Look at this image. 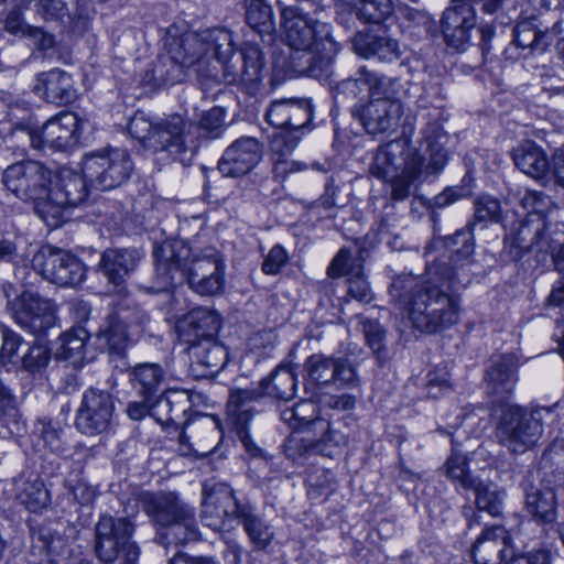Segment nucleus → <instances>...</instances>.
<instances>
[{"label":"nucleus","instance_id":"f257e3e1","mask_svg":"<svg viewBox=\"0 0 564 564\" xmlns=\"http://www.w3.org/2000/svg\"><path fill=\"white\" fill-rule=\"evenodd\" d=\"M452 268L445 262L429 268L427 276L400 274L390 286V294L406 312L413 328L423 334H437L459 319V301L453 294L464 285Z\"/></svg>","mask_w":564,"mask_h":564},{"label":"nucleus","instance_id":"f03ea898","mask_svg":"<svg viewBox=\"0 0 564 564\" xmlns=\"http://www.w3.org/2000/svg\"><path fill=\"white\" fill-rule=\"evenodd\" d=\"M165 46L171 62L181 68L200 63L212 54L221 64L224 79L229 85L252 88L263 76L264 63L260 48L247 43L240 51H235L232 33L227 30L169 35Z\"/></svg>","mask_w":564,"mask_h":564},{"label":"nucleus","instance_id":"7ed1b4c3","mask_svg":"<svg viewBox=\"0 0 564 564\" xmlns=\"http://www.w3.org/2000/svg\"><path fill=\"white\" fill-rule=\"evenodd\" d=\"M447 137L426 135L420 149L411 148L405 140H393L379 148L370 173L389 182L393 200H405L415 181L440 173L446 165Z\"/></svg>","mask_w":564,"mask_h":564},{"label":"nucleus","instance_id":"20e7f679","mask_svg":"<svg viewBox=\"0 0 564 564\" xmlns=\"http://www.w3.org/2000/svg\"><path fill=\"white\" fill-rule=\"evenodd\" d=\"M153 257V292L165 291L184 281L193 292L203 296H213L224 290L226 265L213 247L193 252L184 241H165L155 247Z\"/></svg>","mask_w":564,"mask_h":564},{"label":"nucleus","instance_id":"39448f33","mask_svg":"<svg viewBox=\"0 0 564 564\" xmlns=\"http://www.w3.org/2000/svg\"><path fill=\"white\" fill-rule=\"evenodd\" d=\"M312 7L286 6L281 10L284 41L294 51L291 63L294 70L303 73L321 55L330 58L338 50L332 37L330 25L311 17Z\"/></svg>","mask_w":564,"mask_h":564},{"label":"nucleus","instance_id":"423d86ee","mask_svg":"<svg viewBox=\"0 0 564 564\" xmlns=\"http://www.w3.org/2000/svg\"><path fill=\"white\" fill-rule=\"evenodd\" d=\"M496 437L511 453L521 454L531 449L541 438L544 424L555 421L552 408L524 409L512 403L494 405Z\"/></svg>","mask_w":564,"mask_h":564},{"label":"nucleus","instance_id":"0eeeda50","mask_svg":"<svg viewBox=\"0 0 564 564\" xmlns=\"http://www.w3.org/2000/svg\"><path fill=\"white\" fill-rule=\"evenodd\" d=\"M139 501L154 524L167 529L171 542L184 544L198 540L194 508L184 502L177 494L142 492Z\"/></svg>","mask_w":564,"mask_h":564},{"label":"nucleus","instance_id":"6e6552de","mask_svg":"<svg viewBox=\"0 0 564 564\" xmlns=\"http://www.w3.org/2000/svg\"><path fill=\"white\" fill-rule=\"evenodd\" d=\"M129 518L101 516L95 528V554L101 564H139L140 547L132 541Z\"/></svg>","mask_w":564,"mask_h":564},{"label":"nucleus","instance_id":"1a4fd4ad","mask_svg":"<svg viewBox=\"0 0 564 564\" xmlns=\"http://www.w3.org/2000/svg\"><path fill=\"white\" fill-rule=\"evenodd\" d=\"M268 122L280 129L271 147L281 156L291 153L301 140L302 129L312 120V106L307 99L273 100L267 111Z\"/></svg>","mask_w":564,"mask_h":564},{"label":"nucleus","instance_id":"9d476101","mask_svg":"<svg viewBox=\"0 0 564 564\" xmlns=\"http://www.w3.org/2000/svg\"><path fill=\"white\" fill-rule=\"evenodd\" d=\"M88 180L82 175L63 170L50 186L46 200L36 205V214L50 228L59 227L65 220V212L82 205L87 196Z\"/></svg>","mask_w":564,"mask_h":564},{"label":"nucleus","instance_id":"9b49d317","mask_svg":"<svg viewBox=\"0 0 564 564\" xmlns=\"http://www.w3.org/2000/svg\"><path fill=\"white\" fill-rule=\"evenodd\" d=\"M82 170L91 186L109 191L129 180L133 162L126 149H106L85 154Z\"/></svg>","mask_w":564,"mask_h":564},{"label":"nucleus","instance_id":"f8f14e48","mask_svg":"<svg viewBox=\"0 0 564 564\" xmlns=\"http://www.w3.org/2000/svg\"><path fill=\"white\" fill-rule=\"evenodd\" d=\"M2 182L19 199L37 205L47 198L53 173L42 162L26 160L9 165L3 171Z\"/></svg>","mask_w":564,"mask_h":564},{"label":"nucleus","instance_id":"ddd939ff","mask_svg":"<svg viewBox=\"0 0 564 564\" xmlns=\"http://www.w3.org/2000/svg\"><path fill=\"white\" fill-rule=\"evenodd\" d=\"M312 432L308 435H292L288 442L289 455L318 454L326 457L339 455L348 444L347 427L344 422H329L325 419L310 421Z\"/></svg>","mask_w":564,"mask_h":564},{"label":"nucleus","instance_id":"4468645a","mask_svg":"<svg viewBox=\"0 0 564 564\" xmlns=\"http://www.w3.org/2000/svg\"><path fill=\"white\" fill-rule=\"evenodd\" d=\"M304 369L307 383L319 389H354L360 384L356 368L346 358L314 354L305 360Z\"/></svg>","mask_w":564,"mask_h":564},{"label":"nucleus","instance_id":"2eb2a0df","mask_svg":"<svg viewBox=\"0 0 564 564\" xmlns=\"http://www.w3.org/2000/svg\"><path fill=\"white\" fill-rule=\"evenodd\" d=\"M32 263L44 279L61 286L76 285L85 279L83 263L70 252L52 246L37 252Z\"/></svg>","mask_w":564,"mask_h":564},{"label":"nucleus","instance_id":"dca6fc26","mask_svg":"<svg viewBox=\"0 0 564 564\" xmlns=\"http://www.w3.org/2000/svg\"><path fill=\"white\" fill-rule=\"evenodd\" d=\"M9 310L15 323L34 335L45 333L56 321L55 305L32 292H23L9 301Z\"/></svg>","mask_w":564,"mask_h":564},{"label":"nucleus","instance_id":"f3484780","mask_svg":"<svg viewBox=\"0 0 564 564\" xmlns=\"http://www.w3.org/2000/svg\"><path fill=\"white\" fill-rule=\"evenodd\" d=\"M80 120L73 112H62L47 120L40 130L29 133L31 145L37 150L54 151L73 149L79 140Z\"/></svg>","mask_w":564,"mask_h":564},{"label":"nucleus","instance_id":"a211bd4d","mask_svg":"<svg viewBox=\"0 0 564 564\" xmlns=\"http://www.w3.org/2000/svg\"><path fill=\"white\" fill-rule=\"evenodd\" d=\"M477 0H452L443 12L441 28L447 46L465 51L477 24L475 4Z\"/></svg>","mask_w":564,"mask_h":564},{"label":"nucleus","instance_id":"6ab92c4d","mask_svg":"<svg viewBox=\"0 0 564 564\" xmlns=\"http://www.w3.org/2000/svg\"><path fill=\"white\" fill-rule=\"evenodd\" d=\"M113 410L115 404L109 392L89 388L83 393L75 425L86 435L104 433L111 424Z\"/></svg>","mask_w":564,"mask_h":564},{"label":"nucleus","instance_id":"aec40b11","mask_svg":"<svg viewBox=\"0 0 564 564\" xmlns=\"http://www.w3.org/2000/svg\"><path fill=\"white\" fill-rule=\"evenodd\" d=\"M192 123L178 115L169 116L154 122L152 138L149 139L150 150L164 152L172 160L184 161L188 151L187 137Z\"/></svg>","mask_w":564,"mask_h":564},{"label":"nucleus","instance_id":"412c9836","mask_svg":"<svg viewBox=\"0 0 564 564\" xmlns=\"http://www.w3.org/2000/svg\"><path fill=\"white\" fill-rule=\"evenodd\" d=\"M351 113L357 118L367 133L378 134L398 128L403 115L400 100L370 99L365 105L355 106Z\"/></svg>","mask_w":564,"mask_h":564},{"label":"nucleus","instance_id":"4be33fe9","mask_svg":"<svg viewBox=\"0 0 564 564\" xmlns=\"http://www.w3.org/2000/svg\"><path fill=\"white\" fill-rule=\"evenodd\" d=\"M518 359L512 354L495 356L490 359L485 371L487 393L495 398V405L509 403L507 398L513 391L518 381Z\"/></svg>","mask_w":564,"mask_h":564},{"label":"nucleus","instance_id":"5701e85b","mask_svg":"<svg viewBox=\"0 0 564 564\" xmlns=\"http://www.w3.org/2000/svg\"><path fill=\"white\" fill-rule=\"evenodd\" d=\"M261 153V144L257 139L240 138L225 150L218 170L226 177L246 175L259 163Z\"/></svg>","mask_w":564,"mask_h":564},{"label":"nucleus","instance_id":"b1692460","mask_svg":"<svg viewBox=\"0 0 564 564\" xmlns=\"http://www.w3.org/2000/svg\"><path fill=\"white\" fill-rule=\"evenodd\" d=\"M220 327V315L207 307L192 310L176 324L178 337L187 346L204 339L216 338Z\"/></svg>","mask_w":564,"mask_h":564},{"label":"nucleus","instance_id":"393cba45","mask_svg":"<svg viewBox=\"0 0 564 564\" xmlns=\"http://www.w3.org/2000/svg\"><path fill=\"white\" fill-rule=\"evenodd\" d=\"M243 501L245 499H238L235 496L234 489L228 485H216L204 500L202 522L214 531H220L224 529L227 519H236L234 512L236 502Z\"/></svg>","mask_w":564,"mask_h":564},{"label":"nucleus","instance_id":"a878e982","mask_svg":"<svg viewBox=\"0 0 564 564\" xmlns=\"http://www.w3.org/2000/svg\"><path fill=\"white\" fill-rule=\"evenodd\" d=\"M234 512L253 551H263L271 545L275 536V530L265 517L257 512L256 507L250 501L245 499L243 502H236Z\"/></svg>","mask_w":564,"mask_h":564},{"label":"nucleus","instance_id":"bb28decb","mask_svg":"<svg viewBox=\"0 0 564 564\" xmlns=\"http://www.w3.org/2000/svg\"><path fill=\"white\" fill-rule=\"evenodd\" d=\"M191 368L197 377H212L218 373L228 361V354L217 338L204 339L187 346Z\"/></svg>","mask_w":564,"mask_h":564},{"label":"nucleus","instance_id":"cd10ccee","mask_svg":"<svg viewBox=\"0 0 564 564\" xmlns=\"http://www.w3.org/2000/svg\"><path fill=\"white\" fill-rule=\"evenodd\" d=\"M141 258L142 253L138 249H107L102 252L98 267L110 284L122 288Z\"/></svg>","mask_w":564,"mask_h":564},{"label":"nucleus","instance_id":"c85d7f7f","mask_svg":"<svg viewBox=\"0 0 564 564\" xmlns=\"http://www.w3.org/2000/svg\"><path fill=\"white\" fill-rule=\"evenodd\" d=\"M34 91L54 105H67L77 97L74 80L70 74L54 68L37 75Z\"/></svg>","mask_w":564,"mask_h":564},{"label":"nucleus","instance_id":"c756f323","mask_svg":"<svg viewBox=\"0 0 564 564\" xmlns=\"http://www.w3.org/2000/svg\"><path fill=\"white\" fill-rule=\"evenodd\" d=\"M509 536L501 525L486 528L471 546L475 564H502L508 556Z\"/></svg>","mask_w":564,"mask_h":564},{"label":"nucleus","instance_id":"7c9ffc66","mask_svg":"<svg viewBox=\"0 0 564 564\" xmlns=\"http://www.w3.org/2000/svg\"><path fill=\"white\" fill-rule=\"evenodd\" d=\"M352 48L361 57L378 58L391 63L400 58L399 42L389 36H379L371 33L358 32L352 37Z\"/></svg>","mask_w":564,"mask_h":564},{"label":"nucleus","instance_id":"2f4dec72","mask_svg":"<svg viewBox=\"0 0 564 564\" xmlns=\"http://www.w3.org/2000/svg\"><path fill=\"white\" fill-rule=\"evenodd\" d=\"M191 409L189 395L185 391H167L152 403L151 416L161 424H182Z\"/></svg>","mask_w":564,"mask_h":564},{"label":"nucleus","instance_id":"473e14b6","mask_svg":"<svg viewBox=\"0 0 564 564\" xmlns=\"http://www.w3.org/2000/svg\"><path fill=\"white\" fill-rule=\"evenodd\" d=\"M545 229L546 219L543 216L540 214H528L524 219L519 220L510 229L505 241L510 242L516 248L529 251L540 243L544 237Z\"/></svg>","mask_w":564,"mask_h":564},{"label":"nucleus","instance_id":"72a5a7b5","mask_svg":"<svg viewBox=\"0 0 564 564\" xmlns=\"http://www.w3.org/2000/svg\"><path fill=\"white\" fill-rule=\"evenodd\" d=\"M513 161L521 172L535 180H542L550 171L545 152L532 141H524L513 150Z\"/></svg>","mask_w":564,"mask_h":564},{"label":"nucleus","instance_id":"f704fd0d","mask_svg":"<svg viewBox=\"0 0 564 564\" xmlns=\"http://www.w3.org/2000/svg\"><path fill=\"white\" fill-rule=\"evenodd\" d=\"M525 510L539 523H551L556 518V497L550 487L525 488Z\"/></svg>","mask_w":564,"mask_h":564},{"label":"nucleus","instance_id":"c9c22d12","mask_svg":"<svg viewBox=\"0 0 564 564\" xmlns=\"http://www.w3.org/2000/svg\"><path fill=\"white\" fill-rule=\"evenodd\" d=\"M129 379L139 395L153 400L165 379V372L159 364H140L129 372Z\"/></svg>","mask_w":564,"mask_h":564},{"label":"nucleus","instance_id":"e433bc0d","mask_svg":"<svg viewBox=\"0 0 564 564\" xmlns=\"http://www.w3.org/2000/svg\"><path fill=\"white\" fill-rule=\"evenodd\" d=\"M18 500L30 511L45 508L50 502V494L42 479L37 476L20 475L14 480Z\"/></svg>","mask_w":564,"mask_h":564},{"label":"nucleus","instance_id":"4c0bfd02","mask_svg":"<svg viewBox=\"0 0 564 564\" xmlns=\"http://www.w3.org/2000/svg\"><path fill=\"white\" fill-rule=\"evenodd\" d=\"M218 436V423L210 417H205L193 423V435L183 431L180 434V443L188 444L189 448L197 454H207L216 446Z\"/></svg>","mask_w":564,"mask_h":564},{"label":"nucleus","instance_id":"58836bf2","mask_svg":"<svg viewBox=\"0 0 564 564\" xmlns=\"http://www.w3.org/2000/svg\"><path fill=\"white\" fill-rule=\"evenodd\" d=\"M89 338L88 332L83 327H76L65 332L58 338L56 356L69 360L74 365L84 358V349Z\"/></svg>","mask_w":564,"mask_h":564},{"label":"nucleus","instance_id":"ea45409f","mask_svg":"<svg viewBox=\"0 0 564 564\" xmlns=\"http://www.w3.org/2000/svg\"><path fill=\"white\" fill-rule=\"evenodd\" d=\"M246 21L260 35L271 36L274 32L272 8L267 1H245Z\"/></svg>","mask_w":564,"mask_h":564},{"label":"nucleus","instance_id":"a19ab883","mask_svg":"<svg viewBox=\"0 0 564 564\" xmlns=\"http://www.w3.org/2000/svg\"><path fill=\"white\" fill-rule=\"evenodd\" d=\"M259 393L254 390H234L227 402V413L235 424L243 430L250 421L252 413L249 403L254 401Z\"/></svg>","mask_w":564,"mask_h":564},{"label":"nucleus","instance_id":"79ce46f5","mask_svg":"<svg viewBox=\"0 0 564 564\" xmlns=\"http://www.w3.org/2000/svg\"><path fill=\"white\" fill-rule=\"evenodd\" d=\"M476 495V506L478 511H486L492 517L502 513L506 492L498 489L495 485L477 481L476 486L470 488Z\"/></svg>","mask_w":564,"mask_h":564},{"label":"nucleus","instance_id":"37998d69","mask_svg":"<svg viewBox=\"0 0 564 564\" xmlns=\"http://www.w3.org/2000/svg\"><path fill=\"white\" fill-rule=\"evenodd\" d=\"M263 387L267 394L280 400H290L295 393V375L289 368H276L268 379L263 380Z\"/></svg>","mask_w":564,"mask_h":564},{"label":"nucleus","instance_id":"c03bdc74","mask_svg":"<svg viewBox=\"0 0 564 564\" xmlns=\"http://www.w3.org/2000/svg\"><path fill=\"white\" fill-rule=\"evenodd\" d=\"M364 258L361 252L351 254L346 248H341L327 268V275L332 279L352 274H359L362 270Z\"/></svg>","mask_w":564,"mask_h":564},{"label":"nucleus","instance_id":"a18cd8bd","mask_svg":"<svg viewBox=\"0 0 564 564\" xmlns=\"http://www.w3.org/2000/svg\"><path fill=\"white\" fill-rule=\"evenodd\" d=\"M357 15L366 23L378 24L392 14L391 0H357Z\"/></svg>","mask_w":564,"mask_h":564},{"label":"nucleus","instance_id":"49530a36","mask_svg":"<svg viewBox=\"0 0 564 564\" xmlns=\"http://www.w3.org/2000/svg\"><path fill=\"white\" fill-rule=\"evenodd\" d=\"M400 89L401 83L399 79L370 72L369 97L371 99L399 100L397 95Z\"/></svg>","mask_w":564,"mask_h":564},{"label":"nucleus","instance_id":"de8ad7c7","mask_svg":"<svg viewBox=\"0 0 564 564\" xmlns=\"http://www.w3.org/2000/svg\"><path fill=\"white\" fill-rule=\"evenodd\" d=\"M445 471L449 479L460 485L464 489L476 486L477 478L473 477L467 468L466 457L453 453L445 463Z\"/></svg>","mask_w":564,"mask_h":564},{"label":"nucleus","instance_id":"09e8293b","mask_svg":"<svg viewBox=\"0 0 564 564\" xmlns=\"http://www.w3.org/2000/svg\"><path fill=\"white\" fill-rule=\"evenodd\" d=\"M369 76L370 70L360 68L354 78L343 80L337 85V93L347 97L358 98L364 95L369 96Z\"/></svg>","mask_w":564,"mask_h":564},{"label":"nucleus","instance_id":"8fccbe9b","mask_svg":"<svg viewBox=\"0 0 564 564\" xmlns=\"http://www.w3.org/2000/svg\"><path fill=\"white\" fill-rule=\"evenodd\" d=\"M39 432L45 445L55 453L64 452L65 440L62 426L52 421L40 420Z\"/></svg>","mask_w":564,"mask_h":564},{"label":"nucleus","instance_id":"3c124183","mask_svg":"<svg viewBox=\"0 0 564 564\" xmlns=\"http://www.w3.org/2000/svg\"><path fill=\"white\" fill-rule=\"evenodd\" d=\"M50 351L41 344L30 346L28 351L20 358L22 368L30 372L40 371L47 366Z\"/></svg>","mask_w":564,"mask_h":564},{"label":"nucleus","instance_id":"603ef678","mask_svg":"<svg viewBox=\"0 0 564 564\" xmlns=\"http://www.w3.org/2000/svg\"><path fill=\"white\" fill-rule=\"evenodd\" d=\"M35 13L44 21H62L68 15V8L64 0H36Z\"/></svg>","mask_w":564,"mask_h":564},{"label":"nucleus","instance_id":"864d4df0","mask_svg":"<svg viewBox=\"0 0 564 564\" xmlns=\"http://www.w3.org/2000/svg\"><path fill=\"white\" fill-rule=\"evenodd\" d=\"M129 133L139 140L142 145L150 150V141L154 130V122L150 121L143 113L134 115L128 124Z\"/></svg>","mask_w":564,"mask_h":564},{"label":"nucleus","instance_id":"5fc2aeb1","mask_svg":"<svg viewBox=\"0 0 564 564\" xmlns=\"http://www.w3.org/2000/svg\"><path fill=\"white\" fill-rule=\"evenodd\" d=\"M22 337L10 328H2V345L0 348V361L2 364H17V352L21 344Z\"/></svg>","mask_w":564,"mask_h":564},{"label":"nucleus","instance_id":"6e6d98bb","mask_svg":"<svg viewBox=\"0 0 564 564\" xmlns=\"http://www.w3.org/2000/svg\"><path fill=\"white\" fill-rule=\"evenodd\" d=\"M500 203L490 196H480L475 202V223L498 221Z\"/></svg>","mask_w":564,"mask_h":564},{"label":"nucleus","instance_id":"4d7b16f0","mask_svg":"<svg viewBox=\"0 0 564 564\" xmlns=\"http://www.w3.org/2000/svg\"><path fill=\"white\" fill-rule=\"evenodd\" d=\"M99 334L105 338L111 350L119 352L124 349L128 341V333L123 324L111 322L106 328L101 329Z\"/></svg>","mask_w":564,"mask_h":564},{"label":"nucleus","instance_id":"13d9d810","mask_svg":"<svg viewBox=\"0 0 564 564\" xmlns=\"http://www.w3.org/2000/svg\"><path fill=\"white\" fill-rule=\"evenodd\" d=\"M541 463L544 468H555V471L564 475V440H555L543 453Z\"/></svg>","mask_w":564,"mask_h":564},{"label":"nucleus","instance_id":"bf43d9fd","mask_svg":"<svg viewBox=\"0 0 564 564\" xmlns=\"http://www.w3.org/2000/svg\"><path fill=\"white\" fill-rule=\"evenodd\" d=\"M289 260L288 252L281 245L273 246L265 256L262 263V271L265 274L275 275L286 264Z\"/></svg>","mask_w":564,"mask_h":564},{"label":"nucleus","instance_id":"052dcab7","mask_svg":"<svg viewBox=\"0 0 564 564\" xmlns=\"http://www.w3.org/2000/svg\"><path fill=\"white\" fill-rule=\"evenodd\" d=\"M294 410L297 429H303L304 435H308L312 432L310 421L319 419L318 416H316L315 403L308 400H303L294 404Z\"/></svg>","mask_w":564,"mask_h":564},{"label":"nucleus","instance_id":"680f3d73","mask_svg":"<svg viewBox=\"0 0 564 564\" xmlns=\"http://www.w3.org/2000/svg\"><path fill=\"white\" fill-rule=\"evenodd\" d=\"M348 294L356 301L369 303L372 300V292L364 275V269L359 274L349 276Z\"/></svg>","mask_w":564,"mask_h":564},{"label":"nucleus","instance_id":"e2e57ef3","mask_svg":"<svg viewBox=\"0 0 564 564\" xmlns=\"http://www.w3.org/2000/svg\"><path fill=\"white\" fill-rule=\"evenodd\" d=\"M470 187L465 185L447 187L434 197V206L437 208H444L459 199L470 196Z\"/></svg>","mask_w":564,"mask_h":564},{"label":"nucleus","instance_id":"0e129e2a","mask_svg":"<svg viewBox=\"0 0 564 564\" xmlns=\"http://www.w3.org/2000/svg\"><path fill=\"white\" fill-rule=\"evenodd\" d=\"M364 332L369 347L379 356L384 350L383 328L375 322H367L364 324Z\"/></svg>","mask_w":564,"mask_h":564},{"label":"nucleus","instance_id":"69168bd1","mask_svg":"<svg viewBox=\"0 0 564 564\" xmlns=\"http://www.w3.org/2000/svg\"><path fill=\"white\" fill-rule=\"evenodd\" d=\"M4 28L12 34L29 35L31 32L40 33L39 28H32L23 20V14L19 10H12L8 13Z\"/></svg>","mask_w":564,"mask_h":564},{"label":"nucleus","instance_id":"338daca9","mask_svg":"<svg viewBox=\"0 0 564 564\" xmlns=\"http://www.w3.org/2000/svg\"><path fill=\"white\" fill-rule=\"evenodd\" d=\"M550 203V197L541 192H528L522 198L523 206L531 209L529 214H540L544 218Z\"/></svg>","mask_w":564,"mask_h":564},{"label":"nucleus","instance_id":"774afa93","mask_svg":"<svg viewBox=\"0 0 564 564\" xmlns=\"http://www.w3.org/2000/svg\"><path fill=\"white\" fill-rule=\"evenodd\" d=\"M447 245L448 246L462 245V247H459L456 250V254L458 257L467 258L473 253V250H474L471 232L468 229L457 230L453 237H449L447 239Z\"/></svg>","mask_w":564,"mask_h":564}]
</instances>
